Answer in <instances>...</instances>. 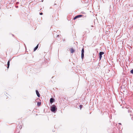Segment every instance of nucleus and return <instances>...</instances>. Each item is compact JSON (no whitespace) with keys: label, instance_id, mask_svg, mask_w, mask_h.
Segmentation results:
<instances>
[{"label":"nucleus","instance_id":"nucleus-1","mask_svg":"<svg viewBox=\"0 0 133 133\" xmlns=\"http://www.w3.org/2000/svg\"><path fill=\"white\" fill-rule=\"evenodd\" d=\"M57 108L55 105H53L51 108V110L53 112H55L57 110Z\"/></svg>","mask_w":133,"mask_h":133},{"label":"nucleus","instance_id":"nucleus-2","mask_svg":"<svg viewBox=\"0 0 133 133\" xmlns=\"http://www.w3.org/2000/svg\"><path fill=\"white\" fill-rule=\"evenodd\" d=\"M82 16H83V15H77V16H75L74 18L73 19H74V20H75L76 19L78 18L82 17Z\"/></svg>","mask_w":133,"mask_h":133},{"label":"nucleus","instance_id":"nucleus-3","mask_svg":"<svg viewBox=\"0 0 133 133\" xmlns=\"http://www.w3.org/2000/svg\"><path fill=\"white\" fill-rule=\"evenodd\" d=\"M104 54V52H101L99 53V58H101L102 57V55Z\"/></svg>","mask_w":133,"mask_h":133},{"label":"nucleus","instance_id":"nucleus-4","mask_svg":"<svg viewBox=\"0 0 133 133\" xmlns=\"http://www.w3.org/2000/svg\"><path fill=\"white\" fill-rule=\"evenodd\" d=\"M54 101L55 100L54 98H50V102L51 104H52L53 102H54Z\"/></svg>","mask_w":133,"mask_h":133},{"label":"nucleus","instance_id":"nucleus-5","mask_svg":"<svg viewBox=\"0 0 133 133\" xmlns=\"http://www.w3.org/2000/svg\"><path fill=\"white\" fill-rule=\"evenodd\" d=\"M36 94L38 97H40V94L39 93L38 91L37 90H36Z\"/></svg>","mask_w":133,"mask_h":133},{"label":"nucleus","instance_id":"nucleus-6","mask_svg":"<svg viewBox=\"0 0 133 133\" xmlns=\"http://www.w3.org/2000/svg\"><path fill=\"white\" fill-rule=\"evenodd\" d=\"M70 50L71 53H73L74 52L75 50L73 48H71V49H70Z\"/></svg>","mask_w":133,"mask_h":133},{"label":"nucleus","instance_id":"nucleus-7","mask_svg":"<svg viewBox=\"0 0 133 133\" xmlns=\"http://www.w3.org/2000/svg\"><path fill=\"white\" fill-rule=\"evenodd\" d=\"M11 59H9V61H8V63H7V68H9V65H10V61H11Z\"/></svg>","mask_w":133,"mask_h":133},{"label":"nucleus","instance_id":"nucleus-8","mask_svg":"<svg viewBox=\"0 0 133 133\" xmlns=\"http://www.w3.org/2000/svg\"><path fill=\"white\" fill-rule=\"evenodd\" d=\"M38 44L37 46L34 49V51H35L38 48Z\"/></svg>","mask_w":133,"mask_h":133},{"label":"nucleus","instance_id":"nucleus-9","mask_svg":"<svg viewBox=\"0 0 133 133\" xmlns=\"http://www.w3.org/2000/svg\"><path fill=\"white\" fill-rule=\"evenodd\" d=\"M17 127H19V129H21L22 128V125H19Z\"/></svg>","mask_w":133,"mask_h":133},{"label":"nucleus","instance_id":"nucleus-10","mask_svg":"<svg viewBox=\"0 0 133 133\" xmlns=\"http://www.w3.org/2000/svg\"><path fill=\"white\" fill-rule=\"evenodd\" d=\"M84 57V54L83 53H82L81 54V58H83Z\"/></svg>","mask_w":133,"mask_h":133},{"label":"nucleus","instance_id":"nucleus-11","mask_svg":"<svg viewBox=\"0 0 133 133\" xmlns=\"http://www.w3.org/2000/svg\"><path fill=\"white\" fill-rule=\"evenodd\" d=\"M41 105V102H38V103H37V105L38 106H40Z\"/></svg>","mask_w":133,"mask_h":133},{"label":"nucleus","instance_id":"nucleus-12","mask_svg":"<svg viewBox=\"0 0 133 133\" xmlns=\"http://www.w3.org/2000/svg\"><path fill=\"white\" fill-rule=\"evenodd\" d=\"M84 50L83 48V49L82 50V53H84Z\"/></svg>","mask_w":133,"mask_h":133},{"label":"nucleus","instance_id":"nucleus-13","mask_svg":"<svg viewBox=\"0 0 133 133\" xmlns=\"http://www.w3.org/2000/svg\"><path fill=\"white\" fill-rule=\"evenodd\" d=\"M130 73L132 74H133V69H132L130 71Z\"/></svg>","mask_w":133,"mask_h":133},{"label":"nucleus","instance_id":"nucleus-14","mask_svg":"<svg viewBox=\"0 0 133 133\" xmlns=\"http://www.w3.org/2000/svg\"><path fill=\"white\" fill-rule=\"evenodd\" d=\"M82 105H80L79 107L81 109V108H82Z\"/></svg>","mask_w":133,"mask_h":133},{"label":"nucleus","instance_id":"nucleus-15","mask_svg":"<svg viewBox=\"0 0 133 133\" xmlns=\"http://www.w3.org/2000/svg\"><path fill=\"white\" fill-rule=\"evenodd\" d=\"M43 14V13L42 12H41L40 13V15H42Z\"/></svg>","mask_w":133,"mask_h":133},{"label":"nucleus","instance_id":"nucleus-16","mask_svg":"<svg viewBox=\"0 0 133 133\" xmlns=\"http://www.w3.org/2000/svg\"><path fill=\"white\" fill-rule=\"evenodd\" d=\"M119 124L121 125V123H119Z\"/></svg>","mask_w":133,"mask_h":133}]
</instances>
